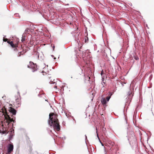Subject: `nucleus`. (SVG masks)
Returning a JSON list of instances; mask_svg holds the SVG:
<instances>
[{
  "label": "nucleus",
  "instance_id": "nucleus-23",
  "mask_svg": "<svg viewBox=\"0 0 154 154\" xmlns=\"http://www.w3.org/2000/svg\"><path fill=\"white\" fill-rule=\"evenodd\" d=\"M45 101H47L48 102V100H45Z\"/></svg>",
  "mask_w": 154,
  "mask_h": 154
},
{
  "label": "nucleus",
  "instance_id": "nucleus-14",
  "mask_svg": "<svg viewBox=\"0 0 154 154\" xmlns=\"http://www.w3.org/2000/svg\"><path fill=\"white\" fill-rule=\"evenodd\" d=\"M97 137H98V139H99V141H100V139L99 137V136L98 135V134L97 133Z\"/></svg>",
  "mask_w": 154,
  "mask_h": 154
},
{
  "label": "nucleus",
  "instance_id": "nucleus-8",
  "mask_svg": "<svg viewBox=\"0 0 154 154\" xmlns=\"http://www.w3.org/2000/svg\"><path fill=\"white\" fill-rule=\"evenodd\" d=\"M112 93L109 92L108 94V96L106 97L107 101H108L111 98V96L112 95Z\"/></svg>",
  "mask_w": 154,
  "mask_h": 154
},
{
  "label": "nucleus",
  "instance_id": "nucleus-17",
  "mask_svg": "<svg viewBox=\"0 0 154 154\" xmlns=\"http://www.w3.org/2000/svg\"><path fill=\"white\" fill-rule=\"evenodd\" d=\"M2 133L3 134H5L6 133V132L5 131H2Z\"/></svg>",
  "mask_w": 154,
  "mask_h": 154
},
{
  "label": "nucleus",
  "instance_id": "nucleus-12",
  "mask_svg": "<svg viewBox=\"0 0 154 154\" xmlns=\"http://www.w3.org/2000/svg\"><path fill=\"white\" fill-rule=\"evenodd\" d=\"M88 37H85V43H87L88 42Z\"/></svg>",
  "mask_w": 154,
  "mask_h": 154
},
{
  "label": "nucleus",
  "instance_id": "nucleus-26",
  "mask_svg": "<svg viewBox=\"0 0 154 154\" xmlns=\"http://www.w3.org/2000/svg\"><path fill=\"white\" fill-rule=\"evenodd\" d=\"M102 79L103 80V79H104V78H102Z\"/></svg>",
  "mask_w": 154,
  "mask_h": 154
},
{
  "label": "nucleus",
  "instance_id": "nucleus-6",
  "mask_svg": "<svg viewBox=\"0 0 154 154\" xmlns=\"http://www.w3.org/2000/svg\"><path fill=\"white\" fill-rule=\"evenodd\" d=\"M14 148L13 145L12 144H10L8 145L7 148V154H10L13 151Z\"/></svg>",
  "mask_w": 154,
  "mask_h": 154
},
{
  "label": "nucleus",
  "instance_id": "nucleus-13",
  "mask_svg": "<svg viewBox=\"0 0 154 154\" xmlns=\"http://www.w3.org/2000/svg\"><path fill=\"white\" fill-rule=\"evenodd\" d=\"M25 36H22V39H21V41L22 42H23L24 41H25Z\"/></svg>",
  "mask_w": 154,
  "mask_h": 154
},
{
  "label": "nucleus",
  "instance_id": "nucleus-4",
  "mask_svg": "<svg viewBox=\"0 0 154 154\" xmlns=\"http://www.w3.org/2000/svg\"><path fill=\"white\" fill-rule=\"evenodd\" d=\"M29 66L28 65V67L31 68L32 69V72H34L37 70L38 68L36 64L30 61L29 62Z\"/></svg>",
  "mask_w": 154,
  "mask_h": 154
},
{
  "label": "nucleus",
  "instance_id": "nucleus-11",
  "mask_svg": "<svg viewBox=\"0 0 154 154\" xmlns=\"http://www.w3.org/2000/svg\"><path fill=\"white\" fill-rule=\"evenodd\" d=\"M7 42H8V43L11 46L12 48H14L15 47V46H14V44L12 41H11V42H10L9 41H8Z\"/></svg>",
  "mask_w": 154,
  "mask_h": 154
},
{
  "label": "nucleus",
  "instance_id": "nucleus-25",
  "mask_svg": "<svg viewBox=\"0 0 154 154\" xmlns=\"http://www.w3.org/2000/svg\"><path fill=\"white\" fill-rule=\"evenodd\" d=\"M85 137H86V139H87V136L86 135H85Z\"/></svg>",
  "mask_w": 154,
  "mask_h": 154
},
{
  "label": "nucleus",
  "instance_id": "nucleus-1",
  "mask_svg": "<svg viewBox=\"0 0 154 154\" xmlns=\"http://www.w3.org/2000/svg\"><path fill=\"white\" fill-rule=\"evenodd\" d=\"M48 123L50 127H53L54 131H59L60 130V126L58 120L53 113L50 114Z\"/></svg>",
  "mask_w": 154,
  "mask_h": 154
},
{
  "label": "nucleus",
  "instance_id": "nucleus-18",
  "mask_svg": "<svg viewBox=\"0 0 154 154\" xmlns=\"http://www.w3.org/2000/svg\"><path fill=\"white\" fill-rule=\"evenodd\" d=\"M7 39H5V38H3V41H4V42H6L7 41Z\"/></svg>",
  "mask_w": 154,
  "mask_h": 154
},
{
  "label": "nucleus",
  "instance_id": "nucleus-22",
  "mask_svg": "<svg viewBox=\"0 0 154 154\" xmlns=\"http://www.w3.org/2000/svg\"><path fill=\"white\" fill-rule=\"evenodd\" d=\"M100 142L101 143V145H102V146H103V144L102 143H101V141H100Z\"/></svg>",
  "mask_w": 154,
  "mask_h": 154
},
{
  "label": "nucleus",
  "instance_id": "nucleus-10",
  "mask_svg": "<svg viewBox=\"0 0 154 154\" xmlns=\"http://www.w3.org/2000/svg\"><path fill=\"white\" fill-rule=\"evenodd\" d=\"M20 99L18 98L16 99V103L17 104L18 106H19L20 105Z\"/></svg>",
  "mask_w": 154,
  "mask_h": 154
},
{
  "label": "nucleus",
  "instance_id": "nucleus-30",
  "mask_svg": "<svg viewBox=\"0 0 154 154\" xmlns=\"http://www.w3.org/2000/svg\"><path fill=\"white\" fill-rule=\"evenodd\" d=\"M71 78H72V76L71 77Z\"/></svg>",
  "mask_w": 154,
  "mask_h": 154
},
{
  "label": "nucleus",
  "instance_id": "nucleus-9",
  "mask_svg": "<svg viewBox=\"0 0 154 154\" xmlns=\"http://www.w3.org/2000/svg\"><path fill=\"white\" fill-rule=\"evenodd\" d=\"M101 102L103 104H106V99L104 98H102L101 100Z\"/></svg>",
  "mask_w": 154,
  "mask_h": 154
},
{
  "label": "nucleus",
  "instance_id": "nucleus-19",
  "mask_svg": "<svg viewBox=\"0 0 154 154\" xmlns=\"http://www.w3.org/2000/svg\"><path fill=\"white\" fill-rule=\"evenodd\" d=\"M51 82L50 84H52V83L54 84L55 83V82Z\"/></svg>",
  "mask_w": 154,
  "mask_h": 154
},
{
  "label": "nucleus",
  "instance_id": "nucleus-31",
  "mask_svg": "<svg viewBox=\"0 0 154 154\" xmlns=\"http://www.w3.org/2000/svg\"><path fill=\"white\" fill-rule=\"evenodd\" d=\"M105 154H106V153Z\"/></svg>",
  "mask_w": 154,
  "mask_h": 154
},
{
  "label": "nucleus",
  "instance_id": "nucleus-2",
  "mask_svg": "<svg viewBox=\"0 0 154 154\" xmlns=\"http://www.w3.org/2000/svg\"><path fill=\"white\" fill-rule=\"evenodd\" d=\"M0 112H2V115L4 116V123L6 127H8V125L11 122H14V121L10 118L8 113L7 112L6 108L5 106L0 110Z\"/></svg>",
  "mask_w": 154,
  "mask_h": 154
},
{
  "label": "nucleus",
  "instance_id": "nucleus-24",
  "mask_svg": "<svg viewBox=\"0 0 154 154\" xmlns=\"http://www.w3.org/2000/svg\"><path fill=\"white\" fill-rule=\"evenodd\" d=\"M2 98L3 99H5V98H4V96H3V97H2Z\"/></svg>",
  "mask_w": 154,
  "mask_h": 154
},
{
  "label": "nucleus",
  "instance_id": "nucleus-21",
  "mask_svg": "<svg viewBox=\"0 0 154 154\" xmlns=\"http://www.w3.org/2000/svg\"><path fill=\"white\" fill-rule=\"evenodd\" d=\"M103 70L101 72V73H100V74H101V75H102V74H103Z\"/></svg>",
  "mask_w": 154,
  "mask_h": 154
},
{
  "label": "nucleus",
  "instance_id": "nucleus-16",
  "mask_svg": "<svg viewBox=\"0 0 154 154\" xmlns=\"http://www.w3.org/2000/svg\"><path fill=\"white\" fill-rule=\"evenodd\" d=\"M134 58L136 60H138L139 58L138 57H134Z\"/></svg>",
  "mask_w": 154,
  "mask_h": 154
},
{
  "label": "nucleus",
  "instance_id": "nucleus-7",
  "mask_svg": "<svg viewBox=\"0 0 154 154\" xmlns=\"http://www.w3.org/2000/svg\"><path fill=\"white\" fill-rule=\"evenodd\" d=\"M9 108H10V109H9V112L12 113L13 115H15L16 113V110L14 109L11 107H10Z\"/></svg>",
  "mask_w": 154,
  "mask_h": 154
},
{
  "label": "nucleus",
  "instance_id": "nucleus-15",
  "mask_svg": "<svg viewBox=\"0 0 154 154\" xmlns=\"http://www.w3.org/2000/svg\"><path fill=\"white\" fill-rule=\"evenodd\" d=\"M21 52H20L19 53H18V57H20V56L21 55Z\"/></svg>",
  "mask_w": 154,
  "mask_h": 154
},
{
  "label": "nucleus",
  "instance_id": "nucleus-3",
  "mask_svg": "<svg viewBox=\"0 0 154 154\" xmlns=\"http://www.w3.org/2000/svg\"><path fill=\"white\" fill-rule=\"evenodd\" d=\"M128 140L130 143L133 140H136L134 133L132 131L128 133Z\"/></svg>",
  "mask_w": 154,
  "mask_h": 154
},
{
  "label": "nucleus",
  "instance_id": "nucleus-27",
  "mask_svg": "<svg viewBox=\"0 0 154 154\" xmlns=\"http://www.w3.org/2000/svg\"><path fill=\"white\" fill-rule=\"evenodd\" d=\"M53 48H54V46L53 47Z\"/></svg>",
  "mask_w": 154,
  "mask_h": 154
},
{
  "label": "nucleus",
  "instance_id": "nucleus-20",
  "mask_svg": "<svg viewBox=\"0 0 154 154\" xmlns=\"http://www.w3.org/2000/svg\"><path fill=\"white\" fill-rule=\"evenodd\" d=\"M57 86H55L54 87V88L55 89H57Z\"/></svg>",
  "mask_w": 154,
  "mask_h": 154
},
{
  "label": "nucleus",
  "instance_id": "nucleus-29",
  "mask_svg": "<svg viewBox=\"0 0 154 154\" xmlns=\"http://www.w3.org/2000/svg\"><path fill=\"white\" fill-rule=\"evenodd\" d=\"M83 58H84V57L83 56Z\"/></svg>",
  "mask_w": 154,
  "mask_h": 154
},
{
  "label": "nucleus",
  "instance_id": "nucleus-28",
  "mask_svg": "<svg viewBox=\"0 0 154 154\" xmlns=\"http://www.w3.org/2000/svg\"><path fill=\"white\" fill-rule=\"evenodd\" d=\"M54 59H56V58L54 57Z\"/></svg>",
  "mask_w": 154,
  "mask_h": 154
},
{
  "label": "nucleus",
  "instance_id": "nucleus-5",
  "mask_svg": "<svg viewBox=\"0 0 154 154\" xmlns=\"http://www.w3.org/2000/svg\"><path fill=\"white\" fill-rule=\"evenodd\" d=\"M127 97L126 98V102L127 103H130L131 101L133 95H132V92L131 90L128 91Z\"/></svg>",
  "mask_w": 154,
  "mask_h": 154
}]
</instances>
